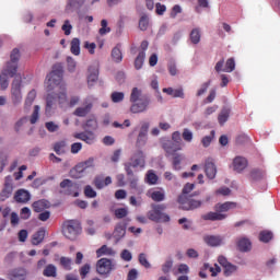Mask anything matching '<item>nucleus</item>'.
Here are the masks:
<instances>
[{"label": "nucleus", "mask_w": 280, "mask_h": 280, "mask_svg": "<svg viewBox=\"0 0 280 280\" xmlns=\"http://www.w3.org/2000/svg\"><path fill=\"white\" fill-rule=\"evenodd\" d=\"M19 60H21V51L19 48H14L10 55V61L7 62L5 68L2 70L0 74V86L2 91H5L8 86H10L9 78H14L16 75V71H19Z\"/></svg>", "instance_id": "obj_1"}, {"label": "nucleus", "mask_w": 280, "mask_h": 280, "mask_svg": "<svg viewBox=\"0 0 280 280\" xmlns=\"http://www.w3.org/2000/svg\"><path fill=\"white\" fill-rule=\"evenodd\" d=\"M56 102L59 106H65L67 104V90L62 89L59 93H49L46 96V117H51L54 115V108H56Z\"/></svg>", "instance_id": "obj_2"}, {"label": "nucleus", "mask_w": 280, "mask_h": 280, "mask_svg": "<svg viewBox=\"0 0 280 280\" xmlns=\"http://www.w3.org/2000/svg\"><path fill=\"white\" fill-rule=\"evenodd\" d=\"M82 233V223L79 220H67L62 224V234L67 240H78V235Z\"/></svg>", "instance_id": "obj_3"}, {"label": "nucleus", "mask_w": 280, "mask_h": 280, "mask_svg": "<svg viewBox=\"0 0 280 280\" xmlns=\"http://www.w3.org/2000/svg\"><path fill=\"white\" fill-rule=\"evenodd\" d=\"M21 86H23V79L21 75L16 74L11 84V102L13 106H19L23 102Z\"/></svg>", "instance_id": "obj_4"}, {"label": "nucleus", "mask_w": 280, "mask_h": 280, "mask_svg": "<svg viewBox=\"0 0 280 280\" xmlns=\"http://www.w3.org/2000/svg\"><path fill=\"white\" fill-rule=\"evenodd\" d=\"M167 207L163 203L152 206V210L148 212V218L152 222H170V217L165 213Z\"/></svg>", "instance_id": "obj_5"}, {"label": "nucleus", "mask_w": 280, "mask_h": 280, "mask_svg": "<svg viewBox=\"0 0 280 280\" xmlns=\"http://www.w3.org/2000/svg\"><path fill=\"white\" fill-rule=\"evenodd\" d=\"M62 67L55 66L52 71L46 77L47 80V91H54L55 86H58L62 82L63 75Z\"/></svg>", "instance_id": "obj_6"}, {"label": "nucleus", "mask_w": 280, "mask_h": 280, "mask_svg": "<svg viewBox=\"0 0 280 280\" xmlns=\"http://www.w3.org/2000/svg\"><path fill=\"white\" fill-rule=\"evenodd\" d=\"M177 200L180 205V209L184 211H194V209H200V207H202L201 200H196L191 197H187L186 195H180Z\"/></svg>", "instance_id": "obj_7"}, {"label": "nucleus", "mask_w": 280, "mask_h": 280, "mask_svg": "<svg viewBox=\"0 0 280 280\" xmlns=\"http://www.w3.org/2000/svg\"><path fill=\"white\" fill-rule=\"evenodd\" d=\"M113 270H115V264H113V260L108 258H101L97 260L96 272L101 275V277H108Z\"/></svg>", "instance_id": "obj_8"}, {"label": "nucleus", "mask_w": 280, "mask_h": 280, "mask_svg": "<svg viewBox=\"0 0 280 280\" xmlns=\"http://www.w3.org/2000/svg\"><path fill=\"white\" fill-rule=\"evenodd\" d=\"M148 106H150V97L148 95H143L140 101L131 104L130 113H133V115L145 113V110H148Z\"/></svg>", "instance_id": "obj_9"}, {"label": "nucleus", "mask_w": 280, "mask_h": 280, "mask_svg": "<svg viewBox=\"0 0 280 280\" xmlns=\"http://www.w3.org/2000/svg\"><path fill=\"white\" fill-rule=\"evenodd\" d=\"M60 188L66 189L65 194L67 196H73V198H78L80 192H78V184L72 183L71 179H63L60 183Z\"/></svg>", "instance_id": "obj_10"}, {"label": "nucleus", "mask_w": 280, "mask_h": 280, "mask_svg": "<svg viewBox=\"0 0 280 280\" xmlns=\"http://www.w3.org/2000/svg\"><path fill=\"white\" fill-rule=\"evenodd\" d=\"M162 148L166 154H176V152L183 150V144H178L172 140H162Z\"/></svg>", "instance_id": "obj_11"}, {"label": "nucleus", "mask_w": 280, "mask_h": 280, "mask_svg": "<svg viewBox=\"0 0 280 280\" xmlns=\"http://www.w3.org/2000/svg\"><path fill=\"white\" fill-rule=\"evenodd\" d=\"M232 167L234 172H236L237 174H242V172L246 170V167H248V160H246V158L244 156L238 155L233 159Z\"/></svg>", "instance_id": "obj_12"}, {"label": "nucleus", "mask_w": 280, "mask_h": 280, "mask_svg": "<svg viewBox=\"0 0 280 280\" xmlns=\"http://www.w3.org/2000/svg\"><path fill=\"white\" fill-rule=\"evenodd\" d=\"M74 139H79L80 141H84L88 145H92L95 143V132L91 130H85L83 132H77L73 135Z\"/></svg>", "instance_id": "obj_13"}, {"label": "nucleus", "mask_w": 280, "mask_h": 280, "mask_svg": "<svg viewBox=\"0 0 280 280\" xmlns=\"http://www.w3.org/2000/svg\"><path fill=\"white\" fill-rule=\"evenodd\" d=\"M131 165L132 167H145V154H143V151L138 150L133 153Z\"/></svg>", "instance_id": "obj_14"}, {"label": "nucleus", "mask_w": 280, "mask_h": 280, "mask_svg": "<svg viewBox=\"0 0 280 280\" xmlns=\"http://www.w3.org/2000/svg\"><path fill=\"white\" fill-rule=\"evenodd\" d=\"M91 110H93V102L86 100L84 102V106L82 107H78L74 112L73 115L75 117H86V115H89V113H91Z\"/></svg>", "instance_id": "obj_15"}, {"label": "nucleus", "mask_w": 280, "mask_h": 280, "mask_svg": "<svg viewBox=\"0 0 280 280\" xmlns=\"http://www.w3.org/2000/svg\"><path fill=\"white\" fill-rule=\"evenodd\" d=\"M231 209H237V202L225 201L214 206V211H218L219 213H226V211H231Z\"/></svg>", "instance_id": "obj_16"}, {"label": "nucleus", "mask_w": 280, "mask_h": 280, "mask_svg": "<svg viewBox=\"0 0 280 280\" xmlns=\"http://www.w3.org/2000/svg\"><path fill=\"white\" fill-rule=\"evenodd\" d=\"M31 198L32 195L25 189H19L14 195L15 202H21L22 205L30 202Z\"/></svg>", "instance_id": "obj_17"}, {"label": "nucleus", "mask_w": 280, "mask_h": 280, "mask_svg": "<svg viewBox=\"0 0 280 280\" xmlns=\"http://www.w3.org/2000/svg\"><path fill=\"white\" fill-rule=\"evenodd\" d=\"M50 207L51 203L46 199H39L32 203V208L35 213H43L45 209H49Z\"/></svg>", "instance_id": "obj_18"}, {"label": "nucleus", "mask_w": 280, "mask_h": 280, "mask_svg": "<svg viewBox=\"0 0 280 280\" xmlns=\"http://www.w3.org/2000/svg\"><path fill=\"white\" fill-rule=\"evenodd\" d=\"M202 220L210 221V222H218V221L226 220V214L220 213L219 211L208 212L202 215Z\"/></svg>", "instance_id": "obj_19"}, {"label": "nucleus", "mask_w": 280, "mask_h": 280, "mask_svg": "<svg viewBox=\"0 0 280 280\" xmlns=\"http://www.w3.org/2000/svg\"><path fill=\"white\" fill-rule=\"evenodd\" d=\"M203 242H206L208 246H222L224 238L220 235H207L203 237Z\"/></svg>", "instance_id": "obj_20"}, {"label": "nucleus", "mask_w": 280, "mask_h": 280, "mask_svg": "<svg viewBox=\"0 0 280 280\" xmlns=\"http://www.w3.org/2000/svg\"><path fill=\"white\" fill-rule=\"evenodd\" d=\"M14 191V186L10 182L4 183V187L0 192V200L3 202L12 196V192Z\"/></svg>", "instance_id": "obj_21"}, {"label": "nucleus", "mask_w": 280, "mask_h": 280, "mask_svg": "<svg viewBox=\"0 0 280 280\" xmlns=\"http://www.w3.org/2000/svg\"><path fill=\"white\" fill-rule=\"evenodd\" d=\"M9 279L10 280H25V279H27V270H25L23 268L15 269L9 275Z\"/></svg>", "instance_id": "obj_22"}, {"label": "nucleus", "mask_w": 280, "mask_h": 280, "mask_svg": "<svg viewBox=\"0 0 280 280\" xmlns=\"http://www.w3.org/2000/svg\"><path fill=\"white\" fill-rule=\"evenodd\" d=\"M205 173L210 180H213L215 178V174H218V168H215V164L213 162H206L205 165Z\"/></svg>", "instance_id": "obj_23"}, {"label": "nucleus", "mask_w": 280, "mask_h": 280, "mask_svg": "<svg viewBox=\"0 0 280 280\" xmlns=\"http://www.w3.org/2000/svg\"><path fill=\"white\" fill-rule=\"evenodd\" d=\"M43 276L56 279L58 277V268L54 264L47 265L43 270Z\"/></svg>", "instance_id": "obj_24"}, {"label": "nucleus", "mask_w": 280, "mask_h": 280, "mask_svg": "<svg viewBox=\"0 0 280 280\" xmlns=\"http://www.w3.org/2000/svg\"><path fill=\"white\" fill-rule=\"evenodd\" d=\"M112 60L116 63H119L121 60H124V55L121 54V45L118 44L112 49Z\"/></svg>", "instance_id": "obj_25"}, {"label": "nucleus", "mask_w": 280, "mask_h": 280, "mask_svg": "<svg viewBox=\"0 0 280 280\" xmlns=\"http://www.w3.org/2000/svg\"><path fill=\"white\" fill-rule=\"evenodd\" d=\"M126 235V223L119 222L114 230V237L119 241Z\"/></svg>", "instance_id": "obj_26"}, {"label": "nucleus", "mask_w": 280, "mask_h": 280, "mask_svg": "<svg viewBox=\"0 0 280 280\" xmlns=\"http://www.w3.org/2000/svg\"><path fill=\"white\" fill-rule=\"evenodd\" d=\"M98 77H100V71L95 67H90L89 68V75H88L89 86H93V83L97 82Z\"/></svg>", "instance_id": "obj_27"}, {"label": "nucleus", "mask_w": 280, "mask_h": 280, "mask_svg": "<svg viewBox=\"0 0 280 280\" xmlns=\"http://www.w3.org/2000/svg\"><path fill=\"white\" fill-rule=\"evenodd\" d=\"M104 255H106L107 257H115V249H113V247H107L106 245H103L96 250V256L104 257Z\"/></svg>", "instance_id": "obj_28"}, {"label": "nucleus", "mask_w": 280, "mask_h": 280, "mask_svg": "<svg viewBox=\"0 0 280 280\" xmlns=\"http://www.w3.org/2000/svg\"><path fill=\"white\" fill-rule=\"evenodd\" d=\"M85 0H69L66 7V12H73L74 10H80L81 5H84Z\"/></svg>", "instance_id": "obj_29"}, {"label": "nucleus", "mask_w": 280, "mask_h": 280, "mask_svg": "<svg viewBox=\"0 0 280 280\" xmlns=\"http://www.w3.org/2000/svg\"><path fill=\"white\" fill-rule=\"evenodd\" d=\"M43 240H45V230L42 229L33 234L32 244L33 246H38V244H43Z\"/></svg>", "instance_id": "obj_30"}, {"label": "nucleus", "mask_w": 280, "mask_h": 280, "mask_svg": "<svg viewBox=\"0 0 280 280\" xmlns=\"http://www.w3.org/2000/svg\"><path fill=\"white\" fill-rule=\"evenodd\" d=\"M237 246L238 249L241 250V253H248V250H250V240L248 238H241L237 242Z\"/></svg>", "instance_id": "obj_31"}, {"label": "nucleus", "mask_w": 280, "mask_h": 280, "mask_svg": "<svg viewBox=\"0 0 280 280\" xmlns=\"http://www.w3.org/2000/svg\"><path fill=\"white\" fill-rule=\"evenodd\" d=\"M173 155V170H175L176 172L180 171V163H183V159H185V156H183V154H178V153H174Z\"/></svg>", "instance_id": "obj_32"}, {"label": "nucleus", "mask_w": 280, "mask_h": 280, "mask_svg": "<svg viewBox=\"0 0 280 280\" xmlns=\"http://www.w3.org/2000/svg\"><path fill=\"white\" fill-rule=\"evenodd\" d=\"M141 97H143L141 90L139 88H133L131 90V94L129 98L131 104H135V102H141Z\"/></svg>", "instance_id": "obj_33"}, {"label": "nucleus", "mask_w": 280, "mask_h": 280, "mask_svg": "<svg viewBox=\"0 0 280 280\" xmlns=\"http://www.w3.org/2000/svg\"><path fill=\"white\" fill-rule=\"evenodd\" d=\"M231 115V110L230 109H222L221 113L218 116V121L220 124V126H224V124H226V121H229V117Z\"/></svg>", "instance_id": "obj_34"}, {"label": "nucleus", "mask_w": 280, "mask_h": 280, "mask_svg": "<svg viewBox=\"0 0 280 280\" xmlns=\"http://www.w3.org/2000/svg\"><path fill=\"white\" fill-rule=\"evenodd\" d=\"M71 264H73V260H71L69 257L61 256L59 259V265L63 268V270H72Z\"/></svg>", "instance_id": "obj_35"}, {"label": "nucleus", "mask_w": 280, "mask_h": 280, "mask_svg": "<svg viewBox=\"0 0 280 280\" xmlns=\"http://www.w3.org/2000/svg\"><path fill=\"white\" fill-rule=\"evenodd\" d=\"M70 51L73 54V56H80V38L74 37L71 40Z\"/></svg>", "instance_id": "obj_36"}, {"label": "nucleus", "mask_w": 280, "mask_h": 280, "mask_svg": "<svg viewBox=\"0 0 280 280\" xmlns=\"http://www.w3.org/2000/svg\"><path fill=\"white\" fill-rule=\"evenodd\" d=\"M272 237H273L272 232L268 230L261 231L259 233V241L262 242L264 244H268V242H270Z\"/></svg>", "instance_id": "obj_37"}, {"label": "nucleus", "mask_w": 280, "mask_h": 280, "mask_svg": "<svg viewBox=\"0 0 280 280\" xmlns=\"http://www.w3.org/2000/svg\"><path fill=\"white\" fill-rule=\"evenodd\" d=\"M36 100V90H32L28 92L25 103H24V108H30L32 104H34V101Z\"/></svg>", "instance_id": "obj_38"}, {"label": "nucleus", "mask_w": 280, "mask_h": 280, "mask_svg": "<svg viewBox=\"0 0 280 280\" xmlns=\"http://www.w3.org/2000/svg\"><path fill=\"white\" fill-rule=\"evenodd\" d=\"M264 176H266V172H264L259 168H254L250 172V178L253 180H261V179H264Z\"/></svg>", "instance_id": "obj_39"}, {"label": "nucleus", "mask_w": 280, "mask_h": 280, "mask_svg": "<svg viewBox=\"0 0 280 280\" xmlns=\"http://www.w3.org/2000/svg\"><path fill=\"white\" fill-rule=\"evenodd\" d=\"M235 71V59L229 58L225 62V67L223 68L224 73H233Z\"/></svg>", "instance_id": "obj_40"}, {"label": "nucleus", "mask_w": 280, "mask_h": 280, "mask_svg": "<svg viewBox=\"0 0 280 280\" xmlns=\"http://www.w3.org/2000/svg\"><path fill=\"white\" fill-rule=\"evenodd\" d=\"M213 139H215V130H212L209 136H205L201 139V143H202L203 148H209L211 145V141H213Z\"/></svg>", "instance_id": "obj_41"}, {"label": "nucleus", "mask_w": 280, "mask_h": 280, "mask_svg": "<svg viewBox=\"0 0 280 280\" xmlns=\"http://www.w3.org/2000/svg\"><path fill=\"white\" fill-rule=\"evenodd\" d=\"M67 148V142L65 140L56 142L54 145V151L56 154H65V149Z\"/></svg>", "instance_id": "obj_42"}, {"label": "nucleus", "mask_w": 280, "mask_h": 280, "mask_svg": "<svg viewBox=\"0 0 280 280\" xmlns=\"http://www.w3.org/2000/svg\"><path fill=\"white\" fill-rule=\"evenodd\" d=\"M150 198L154 200V202H163V200H165V192L161 190H155L151 192Z\"/></svg>", "instance_id": "obj_43"}, {"label": "nucleus", "mask_w": 280, "mask_h": 280, "mask_svg": "<svg viewBox=\"0 0 280 280\" xmlns=\"http://www.w3.org/2000/svg\"><path fill=\"white\" fill-rule=\"evenodd\" d=\"M84 172H86V170L84 168V165L81 164V162H80L71 171V176H73V178H80V175H75V173L77 174H84Z\"/></svg>", "instance_id": "obj_44"}, {"label": "nucleus", "mask_w": 280, "mask_h": 280, "mask_svg": "<svg viewBox=\"0 0 280 280\" xmlns=\"http://www.w3.org/2000/svg\"><path fill=\"white\" fill-rule=\"evenodd\" d=\"M145 60V51H140L135 60L136 69H141L143 67V62Z\"/></svg>", "instance_id": "obj_45"}, {"label": "nucleus", "mask_w": 280, "mask_h": 280, "mask_svg": "<svg viewBox=\"0 0 280 280\" xmlns=\"http://www.w3.org/2000/svg\"><path fill=\"white\" fill-rule=\"evenodd\" d=\"M126 97V94L124 92H113L110 94V100L114 102V104H119V102H124V98Z\"/></svg>", "instance_id": "obj_46"}, {"label": "nucleus", "mask_w": 280, "mask_h": 280, "mask_svg": "<svg viewBox=\"0 0 280 280\" xmlns=\"http://www.w3.org/2000/svg\"><path fill=\"white\" fill-rule=\"evenodd\" d=\"M200 28H194L190 32V40L194 45H198L200 43Z\"/></svg>", "instance_id": "obj_47"}, {"label": "nucleus", "mask_w": 280, "mask_h": 280, "mask_svg": "<svg viewBox=\"0 0 280 280\" xmlns=\"http://www.w3.org/2000/svg\"><path fill=\"white\" fill-rule=\"evenodd\" d=\"M101 36H106V34H110V27H108V21L102 20L101 21V28L98 31Z\"/></svg>", "instance_id": "obj_48"}, {"label": "nucleus", "mask_w": 280, "mask_h": 280, "mask_svg": "<svg viewBox=\"0 0 280 280\" xmlns=\"http://www.w3.org/2000/svg\"><path fill=\"white\" fill-rule=\"evenodd\" d=\"M158 182H159V176H156V175L154 174V171H149V172L147 173V183H148L149 185H156Z\"/></svg>", "instance_id": "obj_49"}, {"label": "nucleus", "mask_w": 280, "mask_h": 280, "mask_svg": "<svg viewBox=\"0 0 280 280\" xmlns=\"http://www.w3.org/2000/svg\"><path fill=\"white\" fill-rule=\"evenodd\" d=\"M150 25V20L148 19V15H142L139 21V27L141 32H145Z\"/></svg>", "instance_id": "obj_50"}, {"label": "nucleus", "mask_w": 280, "mask_h": 280, "mask_svg": "<svg viewBox=\"0 0 280 280\" xmlns=\"http://www.w3.org/2000/svg\"><path fill=\"white\" fill-rule=\"evenodd\" d=\"M138 261L140 266H143V268H152V265L148 261V256L143 253L139 254Z\"/></svg>", "instance_id": "obj_51"}, {"label": "nucleus", "mask_w": 280, "mask_h": 280, "mask_svg": "<svg viewBox=\"0 0 280 280\" xmlns=\"http://www.w3.org/2000/svg\"><path fill=\"white\" fill-rule=\"evenodd\" d=\"M182 137L187 143H191V141H194V132H191V130H189L188 128H185L183 130Z\"/></svg>", "instance_id": "obj_52"}, {"label": "nucleus", "mask_w": 280, "mask_h": 280, "mask_svg": "<svg viewBox=\"0 0 280 280\" xmlns=\"http://www.w3.org/2000/svg\"><path fill=\"white\" fill-rule=\"evenodd\" d=\"M84 128H88L90 130H97L98 125H97V119L95 118H90L86 120Z\"/></svg>", "instance_id": "obj_53"}, {"label": "nucleus", "mask_w": 280, "mask_h": 280, "mask_svg": "<svg viewBox=\"0 0 280 280\" xmlns=\"http://www.w3.org/2000/svg\"><path fill=\"white\" fill-rule=\"evenodd\" d=\"M223 268H224L225 277H231V275H233V272L237 271V266H235L231 262L229 265L224 266Z\"/></svg>", "instance_id": "obj_54"}, {"label": "nucleus", "mask_w": 280, "mask_h": 280, "mask_svg": "<svg viewBox=\"0 0 280 280\" xmlns=\"http://www.w3.org/2000/svg\"><path fill=\"white\" fill-rule=\"evenodd\" d=\"M84 196L86 198H96L97 197V192L93 189V187H91L90 185L85 186L84 188Z\"/></svg>", "instance_id": "obj_55"}, {"label": "nucleus", "mask_w": 280, "mask_h": 280, "mask_svg": "<svg viewBox=\"0 0 280 280\" xmlns=\"http://www.w3.org/2000/svg\"><path fill=\"white\" fill-rule=\"evenodd\" d=\"M145 143H148V136L139 133L137 141H136L137 148H143V145H145Z\"/></svg>", "instance_id": "obj_56"}, {"label": "nucleus", "mask_w": 280, "mask_h": 280, "mask_svg": "<svg viewBox=\"0 0 280 280\" xmlns=\"http://www.w3.org/2000/svg\"><path fill=\"white\" fill-rule=\"evenodd\" d=\"M39 113H40V106L35 105L33 114L31 116V124H36V121H38Z\"/></svg>", "instance_id": "obj_57"}, {"label": "nucleus", "mask_w": 280, "mask_h": 280, "mask_svg": "<svg viewBox=\"0 0 280 280\" xmlns=\"http://www.w3.org/2000/svg\"><path fill=\"white\" fill-rule=\"evenodd\" d=\"M45 128L48 130V132H58V130H60V127L54 121L46 122Z\"/></svg>", "instance_id": "obj_58"}, {"label": "nucleus", "mask_w": 280, "mask_h": 280, "mask_svg": "<svg viewBox=\"0 0 280 280\" xmlns=\"http://www.w3.org/2000/svg\"><path fill=\"white\" fill-rule=\"evenodd\" d=\"M62 32L65 33L66 36L71 35V30H73V26L69 22V20H66L63 25L61 26Z\"/></svg>", "instance_id": "obj_59"}, {"label": "nucleus", "mask_w": 280, "mask_h": 280, "mask_svg": "<svg viewBox=\"0 0 280 280\" xmlns=\"http://www.w3.org/2000/svg\"><path fill=\"white\" fill-rule=\"evenodd\" d=\"M79 272H80L81 279H86V275H89V272H91V265H89V264L83 265L80 268Z\"/></svg>", "instance_id": "obj_60"}, {"label": "nucleus", "mask_w": 280, "mask_h": 280, "mask_svg": "<svg viewBox=\"0 0 280 280\" xmlns=\"http://www.w3.org/2000/svg\"><path fill=\"white\" fill-rule=\"evenodd\" d=\"M115 215L118 220H121L122 218H126V215H128V209L118 208L115 210Z\"/></svg>", "instance_id": "obj_61"}, {"label": "nucleus", "mask_w": 280, "mask_h": 280, "mask_svg": "<svg viewBox=\"0 0 280 280\" xmlns=\"http://www.w3.org/2000/svg\"><path fill=\"white\" fill-rule=\"evenodd\" d=\"M83 165L84 170H91V167H95V159L94 158H89L88 160L81 162Z\"/></svg>", "instance_id": "obj_62"}, {"label": "nucleus", "mask_w": 280, "mask_h": 280, "mask_svg": "<svg viewBox=\"0 0 280 280\" xmlns=\"http://www.w3.org/2000/svg\"><path fill=\"white\" fill-rule=\"evenodd\" d=\"M67 66H68V71L70 73H73V71H75L77 63L73 58H71V57L67 58Z\"/></svg>", "instance_id": "obj_63"}, {"label": "nucleus", "mask_w": 280, "mask_h": 280, "mask_svg": "<svg viewBox=\"0 0 280 280\" xmlns=\"http://www.w3.org/2000/svg\"><path fill=\"white\" fill-rule=\"evenodd\" d=\"M94 186L96 187V189H104V187H106V185L104 184V178L95 177L94 178Z\"/></svg>", "instance_id": "obj_64"}]
</instances>
